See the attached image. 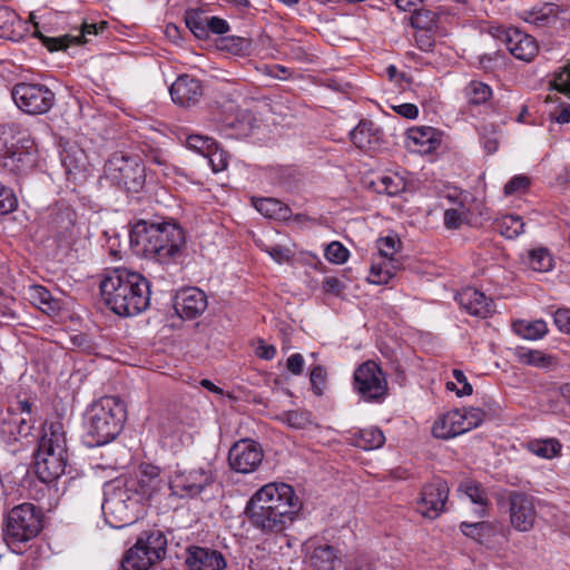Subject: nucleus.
I'll return each instance as SVG.
<instances>
[{
    "label": "nucleus",
    "mask_w": 570,
    "mask_h": 570,
    "mask_svg": "<svg viewBox=\"0 0 570 570\" xmlns=\"http://www.w3.org/2000/svg\"><path fill=\"white\" fill-rule=\"evenodd\" d=\"M130 244L137 253L167 265L183 256L186 236L183 227L173 220H139L130 232Z\"/></svg>",
    "instance_id": "1"
},
{
    "label": "nucleus",
    "mask_w": 570,
    "mask_h": 570,
    "mask_svg": "<svg viewBox=\"0 0 570 570\" xmlns=\"http://www.w3.org/2000/svg\"><path fill=\"white\" fill-rule=\"evenodd\" d=\"M100 294L115 314L135 316L149 306L150 285L141 274L117 268L101 281Z\"/></svg>",
    "instance_id": "2"
},
{
    "label": "nucleus",
    "mask_w": 570,
    "mask_h": 570,
    "mask_svg": "<svg viewBox=\"0 0 570 570\" xmlns=\"http://www.w3.org/2000/svg\"><path fill=\"white\" fill-rule=\"evenodd\" d=\"M125 403L116 396H104L86 411V443L100 446L115 440L126 421Z\"/></svg>",
    "instance_id": "3"
},
{
    "label": "nucleus",
    "mask_w": 570,
    "mask_h": 570,
    "mask_svg": "<svg viewBox=\"0 0 570 570\" xmlns=\"http://www.w3.org/2000/svg\"><path fill=\"white\" fill-rule=\"evenodd\" d=\"M68 463L66 436L60 423H51L45 429L35 455V473L43 483L60 478Z\"/></svg>",
    "instance_id": "4"
},
{
    "label": "nucleus",
    "mask_w": 570,
    "mask_h": 570,
    "mask_svg": "<svg viewBox=\"0 0 570 570\" xmlns=\"http://www.w3.org/2000/svg\"><path fill=\"white\" fill-rule=\"evenodd\" d=\"M135 484L116 480L106 491L101 509L110 525L122 528L138 519L141 495Z\"/></svg>",
    "instance_id": "5"
},
{
    "label": "nucleus",
    "mask_w": 570,
    "mask_h": 570,
    "mask_svg": "<svg viewBox=\"0 0 570 570\" xmlns=\"http://www.w3.org/2000/svg\"><path fill=\"white\" fill-rule=\"evenodd\" d=\"M42 530V512L32 503H21L8 511L3 518L2 535L13 552L38 537Z\"/></svg>",
    "instance_id": "6"
},
{
    "label": "nucleus",
    "mask_w": 570,
    "mask_h": 570,
    "mask_svg": "<svg viewBox=\"0 0 570 570\" xmlns=\"http://www.w3.org/2000/svg\"><path fill=\"white\" fill-rule=\"evenodd\" d=\"M167 540L156 530L140 535L121 560L122 570H148L166 552Z\"/></svg>",
    "instance_id": "7"
},
{
    "label": "nucleus",
    "mask_w": 570,
    "mask_h": 570,
    "mask_svg": "<svg viewBox=\"0 0 570 570\" xmlns=\"http://www.w3.org/2000/svg\"><path fill=\"white\" fill-rule=\"evenodd\" d=\"M107 177L117 186L131 193H138L145 185V166L139 157L115 153L107 161Z\"/></svg>",
    "instance_id": "8"
},
{
    "label": "nucleus",
    "mask_w": 570,
    "mask_h": 570,
    "mask_svg": "<svg viewBox=\"0 0 570 570\" xmlns=\"http://www.w3.org/2000/svg\"><path fill=\"white\" fill-rule=\"evenodd\" d=\"M353 391L365 402H382L389 392L386 374L374 361L360 364L353 374Z\"/></svg>",
    "instance_id": "9"
},
{
    "label": "nucleus",
    "mask_w": 570,
    "mask_h": 570,
    "mask_svg": "<svg viewBox=\"0 0 570 570\" xmlns=\"http://www.w3.org/2000/svg\"><path fill=\"white\" fill-rule=\"evenodd\" d=\"M214 480V472L208 465L190 469L177 466L169 476L168 487L171 495L180 499H193L207 487H210Z\"/></svg>",
    "instance_id": "10"
},
{
    "label": "nucleus",
    "mask_w": 570,
    "mask_h": 570,
    "mask_svg": "<svg viewBox=\"0 0 570 570\" xmlns=\"http://www.w3.org/2000/svg\"><path fill=\"white\" fill-rule=\"evenodd\" d=\"M248 503L264 504L296 517L302 503L292 485L283 482H271L257 490L248 500Z\"/></svg>",
    "instance_id": "11"
},
{
    "label": "nucleus",
    "mask_w": 570,
    "mask_h": 570,
    "mask_svg": "<svg viewBox=\"0 0 570 570\" xmlns=\"http://www.w3.org/2000/svg\"><path fill=\"white\" fill-rule=\"evenodd\" d=\"M12 98L19 109L30 115H42L55 104V94L45 85L18 83L12 89Z\"/></svg>",
    "instance_id": "12"
},
{
    "label": "nucleus",
    "mask_w": 570,
    "mask_h": 570,
    "mask_svg": "<svg viewBox=\"0 0 570 570\" xmlns=\"http://www.w3.org/2000/svg\"><path fill=\"white\" fill-rule=\"evenodd\" d=\"M537 503L539 501L530 494L511 491L508 494L509 519L512 528L519 532H529L533 529L538 517Z\"/></svg>",
    "instance_id": "13"
},
{
    "label": "nucleus",
    "mask_w": 570,
    "mask_h": 570,
    "mask_svg": "<svg viewBox=\"0 0 570 570\" xmlns=\"http://www.w3.org/2000/svg\"><path fill=\"white\" fill-rule=\"evenodd\" d=\"M245 513L250 524L265 533H278L284 531L295 520L294 515L264 504H246Z\"/></svg>",
    "instance_id": "14"
},
{
    "label": "nucleus",
    "mask_w": 570,
    "mask_h": 570,
    "mask_svg": "<svg viewBox=\"0 0 570 570\" xmlns=\"http://www.w3.org/2000/svg\"><path fill=\"white\" fill-rule=\"evenodd\" d=\"M491 33L503 42L510 53L517 59L531 61L538 53L537 40L517 28L497 27L493 28Z\"/></svg>",
    "instance_id": "15"
},
{
    "label": "nucleus",
    "mask_w": 570,
    "mask_h": 570,
    "mask_svg": "<svg viewBox=\"0 0 570 570\" xmlns=\"http://www.w3.org/2000/svg\"><path fill=\"white\" fill-rule=\"evenodd\" d=\"M31 429V404L27 400L18 401L17 409L8 407L0 413V432L9 440L28 436Z\"/></svg>",
    "instance_id": "16"
},
{
    "label": "nucleus",
    "mask_w": 570,
    "mask_h": 570,
    "mask_svg": "<svg viewBox=\"0 0 570 570\" xmlns=\"http://www.w3.org/2000/svg\"><path fill=\"white\" fill-rule=\"evenodd\" d=\"M448 497V483L441 478H434L423 485L416 502L417 511L424 518L434 520L443 512Z\"/></svg>",
    "instance_id": "17"
},
{
    "label": "nucleus",
    "mask_w": 570,
    "mask_h": 570,
    "mask_svg": "<svg viewBox=\"0 0 570 570\" xmlns=\"http://www.w3.org/2000/svg\"><path fill=\"white\" fill-rule=\"evenodd\" d=\"M263 460V451L258 444L242 440L236 442L229 450L228 462L233 470L239 473L255 471Z\"/></svg>",
    "instance_id": "18"
},
{
    "label": "nucleus",
    "mask_w": 570,
    "mask_h": 570,
    "mask_svg": "<svg viewBox=\"0 0 570 570\" xmlns=\"http://www.w3.org/2000/svg\"><path fill=\"white\" fill-rule=\"evenodd\" d=\"M174 307L181 318L194 320L206 311L207 296L197 287L183 288L175 296Z\"/></svg>",
    "instance_id": "19"
},
{
    "label": "nucleus",
    "mask_w": 570,
    "mask_h": 570,
    "mask_svg": "<svg viewBox=\"0 0 570 570\" xmlns=\"http://www.w3.org/2000/svg\"><path fill=\"white\" fill-rule=\"evenodd\" d=\"M189 570H224L226 560L218 550L193 546L187 549L186 560Z\"/></svg>",
    "instance_id": "20"
},
{
    "label": "nucleus",
    "mask_w": 570,
    "mask_h": 570,
    "mask_svg": "<svg viewBox=\"0 0 570 570\" xmlns=\"http://www.w3.org/2000/svg\"><path fill=\"white\" fill-rule=\"evenodd\" d=\"M125 481L136 483L135 488L138 489L141 501L153 499L166 487V482L160 476V469L150 463L141 464L137 476L125 479Z\"/></svg>",
    "instance_id": "21"
},
{
    "label": "nucleus",
    "mask_w": 570,
    "mask_h": 570,
    "mask_svg": "<svg viewBox=\"0 0 570 570\" xmlns=\"http://www.w3.org/2000/svg\"><path fill=\"white\" fill-rule=\"evenodd\" d=\"M169 91L173 101L181 107L195 106L203 96L200 81L189 75L179 76Z\"/></svg>",
    "instance_id": "22"
},
{
    "label": "nucleus",
    "mask_w": 570,
    "mask_h": 570,
    "mask_svg": "<svg viewBox=\"0 0 570 570\" xmlns=\"http://www.w3.org/2000/svg\"><path fill=\"white\" fill-rule=\"evenodd\" d=\"M460 306L472 316L487 318L494 313V303L484 293L466 287L456 295Z\"/></svg>",
    "instance_id": "23"
},
{
    "label": "nucleus",
    "mask_w": 570,
    "mask_h": 570,
    "mask_svg": "<svg viewBox=\"0 0 570 570\" xmlns=\"http://www.w3.org/2000/svg\"><path fill=\"white\" fill-rule=\"evenodd\" d=\"M48 228L58 242H68L75 234L76 213L69 206L53 208L49 216Z\"/></svg>",
    "instance_id": "24"
},
{
    "label": "nucleus",
    "mask_w": 570,
    "mask_h": 570,
    "mask_svg": "<svg viewBox=\"0 0 570 570\" xmlns=\"http://www.w3.org/2000/svg\"><path fill=\"white\" fill-rule=\"evenodd\" d=\"M107 26V22H101L99 26L96 23H87L85 22L81 27L80 35L71 37L69 35L57 37V38H50L46 37L40 32H36V36L41 40L42 45L49 50V51H57L61 49H66L70 46L71 42H88V36H97L100 31L105 30Z\"/></svg>",
    "instance_id": "25"
},
{
    "label": "nucleus",
    "mask_w": 570,
    "mask_h": 570,
    "mask_svg": "<svg viewBox=\"0 0 570 570\" xmlns=\"http://www.w3.org/2000/svg\"><path fill=\"white\" fill-rule=\"evenodd\" d=\"M439 144L438 132L432 127H413L406 131V147L413 153H431Z\"/></svg>",
    "instance_id": "26"
},
{
    "label": "nucleus",
    "mask_w": 570,
    "mask_h": 570,
    "mask_svg": "<svg viewBox=\"0 0 570 570\" xmlns=\"http://www.w3.org/2000/svg\"><path fill=\"white\" fill-rule=\"evenodd\" d=\"M567 11L558 4L547 2L530 10H524L521 17L525 22L535 27H552L559 19H562L561 14Z\"/></svg>",
    "instance_id": "27"
},
{
    "label": "nucleus",
    "mask_w": 570,
    "mask_h": 570,
    "mask_svg": "<svg viewBox=\"0 0 570 570\" xmlns=\"http://www.w3.org/2000/svg\"><path fill=\"white\" fill-rule=\"evenodd\" d=\"M466 432L461 410H453L439 417L433 426L432 434L438 439L448 440Z\"/></svg>",
    "instance_id": "28"
},
{
    "label": "nucleus",
    "mask_w": 570,
    "mask_h": 570,
    "mask_svg": "<svg viewBox=\"0 0 570 570\" xmlns=\"http://www.w3.org/2000/svg\"><path fill=\"white\" fill-rule=\"evenodd\" d=\"M379 131L372 120L362 119L350 132V137L355 147L367 150L379 142Z\"/></svg>",
    "instance_id": "29"
},
{
    "label": "nucleus",
    "mask_w": 570,
    "mask_h": 570,
    "mask_svg": "<svg viewBox=\"0 0 570 570\" xmlns=\"http://www.w3.org/2000/svg\"><path fill=\"white\" fill-rule=\"evenodd\" d=\"M35 163V157L30 151L17 148L9 150L2 159V166L7 170L21 174L31 168Z\"/></svg>",
    "instance_id": "30"
},
{
    "label": "nucleus",
    "mask_w": 570,
    "mask_h": 570,
    "mask_svg": "<svg viewBox=\"0 0 570 570\" xmlns=\"http://www.w3.org/2000/svg\"><path fill=\"white\" fill-rule=\"evenodd\" d=\"M29 298L33 305L47 314L57 313L60 309L59 302L41 285L29 287Z\"/></svg>",
    "instance_id": "31"
},
{
    "label": "nucleus",
    "mask_w": 570,
    "mask_h": 570,
    "mask_svg": "<svg viewBox=\"0 0 570 570\" xmlns=\"http://www.w3.org/2000/svg\"><path fill=\"white\" fill-rule=\"evenodd\" d=\"M524 264H527L532 271L539 273H546L553 268L554 261L546 247L533 248L527 252V256L523 258Z\"/></svg>",
    "instance_id": "32"
},
{
    "label": "nucleus",
    "mask_w": 570,
    "mask_h": 570,
    "mask_svg": "<svg viewBox=\"0 0 570 570\" xmlns=\"http://www.w3.org/2000/svg\"><path fill=\"white\" fill-rule=\"evenodd\" d=\"M255 208L268 218L288 219L292 215L291 208L275 198H262L255 203Z\"/></svg>",
    "instance_id": "33"
},
{
    "label": "nucleus",
    "mask_w": 570,
    "mask_h": 570,
    "mask_svg": "<svg viewBox=\"0 0 570 570\" xmlns=\"http://www.w3.org/2000/svg\"><path fill=\"white\" fill-rule=\"evenodd\" d=\"M384 442L385 436L377 428L363 429L353 435V444L366 451L379 449Z\"/></svg>",
    "instance_id": "34"
},
{
    "label": "nucleus",
    "mask_w": 570,
    "mask_h": 570,
    "mask_svg": "<svg viewBox=\"0 0 570 570\" xmlns=\"http://www.w3.org/2000/svg\"><path fill=\"white\" fill-rule=\"evenodd\" d=\"M515 355L521 363L539 368L547 370L556 364L553 356L538 350L519 347Z\"/></svg>",
    "instance_id": "35"
},
{
    "label": "nucleus",
    "mask_w": 570,
    "mask_h": 570,
    "mask_svg": "<svg viewBox=\"0 0 570 570\" xmlns=\"http://www.w3.org/2000/svg\"><path fill=\"white\" fill-rule=\"evenodd\" d=\"M463 92L470 106L485 105L493 94L489 85L478 80L470 81Z\"/></svg>",
    "instance_id": "36"
},
{
    "label": "nucleus",
    "mask_w": 570,
    "mask_h": 570,
    "mask_svg": "<svg viewBox=\"0 0 570 570\" xmlns=\"http://www.w3.org/2000/svg\"><path fill=\"white\" fill-rule=\"evenodd\" d=\"M460 529L462 533L476 541L482 543L484 540L490 539L495 533V527L487 521L479 522H461Z\"/></svg>",
    "instance_id": "37"
},
{
    "label": "nucleus",
    "mask_w": 570,
    "mask_h": 570,
    "mask_svg": "<svg viewBox=\"0 0 570 570\" xmlns=\"http://www.w3.org/2000/svg\"><path fill=\"white\" fill-rule=\"evenodd\" d=\"M472 503L476 504L479 509L476 513L479 517L485 515V507L489 503L487 491L478 482L466 481L460 484L459 488Z\"/></svg>",
    "instance_id": "38"
},
{
    "label": "nucleus",
    "mask_w": 570,
    "mask_h": 570,
    "mask_svg": "<svg viewBox=\"0 0 570 570\" xmlns=\"http://www.w3.org/2000/svg\"><path fill=\"white\" fill-rule=\"evenodd\" d=\"M515 334L525 340H539L548 333L547 323L542 320L533 322L517 321L513 323Z\"/></svg>",
    "instance_id": "39"
},
{
    "label": "nucleus",
    "mask_w": 570,
    "mask_h": 570,
    "mask_svg": "<svg viewBox=\"0 0 570 570\" xmlns=\"http://www.w3.org/2000/svg\"><path fill=\"white\" fill-rule=\"evenodd\" d=\"M338 550L330 544H322L316 547L311 556L314 566L330 570L334 568L335 562L338 560Z\"/></svg>",
    "instance_id": "40"
},
{
    "label": "nucleus",
    "mask_w": 570,
    "mask_h": 570,
    "mask_svg": "<svg viewBox=\"0 0 570 570\" xmlns=\"http://www.w3.org/2000/svg\"><path fill=\"white\" fill-rule=\"evenodd\" d=\"M495 227L503 237L513 239L523 232L524 223L521 216L505 215L497 219Z\"/></svg>",
    "instance_id": "41"
},
{
    "label": "nucleus",
    "mask_w": 570,
    "mask_h": 570,
    "mask_svg": "<svg viewBox=\"0 0 570 570\" xmlns=\"http://www.w3.org/2000/svg\"><path fill=\"white\" fill-rule=\"evenodd\" d=\"M186 26L193 32V35L200 39H208V17L204 16L202 12L191 10L187 11L185 17Z\"/></svg>",
    "instance_id": "42"
},
{
    "label": "nucleus",
    "mask_w": 570,
    "mask_h": 570,
    "mask_svg": "<svg viewBox=\"0 0 570 570\" xmlns=\"http://www.w3.org/2000/svg\"><path fill=\"white\" fill-rule=\"evenodd\" d=\"M278 419L284 424L295 430H304L313 423L312 413L306 410L285 411Z\"/></svg>",
    "instance_id": "43"
},
{
    "label": "nucleus",
    "mask_w": 570,
    "mask_h": 570,
    "mask_svg": "<svg viewBox=\"0 0 570 570\" xmlns=\"http://www.w3.org/2000/svg\"><path fill=\"white\" fill-rule=\"evenodd\" d=\"M438 16L426 8H417L411 16V26L415 29L432 31L436 28Z\"/></svg>",
    "instance_id": "44"
},
{
    "label": "nucleus",
    "mask_w": 570,
    "mask_h": 570,
    "mask_svg": "<svg viewBox=\"0 0 570 570\" xmlns=\"http://www.w3.org/2000/svg\"><path fill=\"white\" fill-rule=\"evenodd\" d=\"M528 448L537 456L552 459L559 454L561 444L554 439L534 440L529 443Z\"/></svg>",
    "instance_id": "45"
},
{
    "label": "nucleus",
    "mask_w": 570,
    "mask_h": 570,
    "mask_svg": "<svg viewBox=\"0 0 570 570\" xmlns=\"http://www.w3.org/2000/svg\"><path fill=\"white\" fill-rule=\"evenodd\" d=\"M252 41L244 37H224L220 40V48L235 56H247L250 51Z\"/></svg>",
    "instance_id": "46"
},
{
    "label": "nucleus",
    "mask_w": 570,
    "mask_h": 570,
    "mask_svg": "<svg viewBox=\"0 0 570 570\" xmlns=\"http://www.w3.org/2000/svg\"><path fill=\"white\" fill-rule=\"evenodd\" d=\"M396 266L394 263L384 262L383 264H373L371 266L368 281L373 284H387L394 276Z\"/></svg>",
    "instance_id": "47"
},
{
    "label": "nucleus",
    "mask_w": 570,
    "mask_h": 570,
    "mask_svg": "<svg viewBox=\"0 0 570 570\" xmlns=\"http://www.w3.org/2000/svg\"><path fill=\"white\" fill-rule=\"evenodd\" d=\"M405 189V181L399 175H383L379 179V193L395 196Z\"/></svg>",
    "instance_id": "48"
},
{
    "label": "nucleus",
    "mask_w": 570,
    "mask_h": 570,
    "mask_svg": "<svg viewBox=\"0 0 570 570\" xmlns=\"http://www.w3.org/2000/svg\"><path fill=\"white\" fill-rule=\"evenodd\" d=\"M401 247V240L396 236H385L377 239V248L381 257L394 263V256Z\"/></svg>",
    "instance_id": "49"
},
{
    "label": "nucleus",
    "mask_w": 570,
    "mask_h": 570,
    "mask_svg": "<svg viewBox=\"0 0 570 570\" xmlns=\"http://www.w3.org/2000/svg\"><path fill=\"white\" fill-rule=\"evenodd\" d=\"M186 145L189 149L206 157L216 147V142L213 138L202 135H189L186 139Z\"/></svg>",
    "instance_id": "50"
},
{
    "label": "nucleus",
    "mask_w": 570,
    "mask_h": 570,
    "mask_svg": "<svg viewBox=\"0 0 570 570\" xmlns=\"http://www.w3.org/2000/svg\"><path fill=\"white\" fill-rule=\"evenodd\" d=\"M18 22V16L8 7L0 4V38L10 39L13 27Z\"/></svg>",
    "instance_id": "51"
},
{
    "label": "nucleus",
    "mask_w": 570,
    "mask_h": 570,
    "mask_svg": "<svg viewBox=\"0 0 570 570\" xmlns=\"http://www.w3.org/2000/svg\"><path fill=\"white\" fill-rule=\"evenodd\" d=\"M18 199L13 190L0 183V215H7L17 209Z\"/></svg>",
    "instance_id": "52"
},
{
    "label": "nucleus",
    "mask_w": 570,
    "mask_h": 570,
    "mask_svg": "<svg viewBox=\"0 0 570 570\" xmlns=\"http://www.w3.org/2000/svg\"><path fill=\"white\" fill-rule=\"evenodd\" d=\"M350 255L348 249L340 242H332L325 248V257L333 264H343L347 261Z\"/></svg>",
    "instance_id": "53"
},
{
    "label": "nucleus",
    "mask_w": 570,
    "mask_h": 570,
    "mask_svg": "<svg viewBox=\"0 0 570 570\" xmlns=\"http://www.w3.org/2000/svg\"><path fill=\"white\" fill-rule=\"evenodd\" d=\"M462 209L450 208L444 212V225L449 229L459 228L462 223L466 219V212L464 210V206L460 203Z\"/></svg>",
    "instance_id": "54"
},
{
    "label": "nucleus",
    "mask_w": 570,
    "mask_h": 570,
    "mask_svg": "<svg viewBox=\"0 0 570 570\" xmlns=\"http://www.w3.org/2000/svg\"><path fill=\"white\" fill-rule=\"evenodd\" d=\"M466 432L476 429L484 421V412L479 407H469L461 410Z\"/></svg>",
    "instance_id": "55"
},
{
    "label": "nucleus",
    "mask_w": 570,
    "mask_h": 570,
    "mask_svg": "<svg viewBox=\"0 0 570 570\" xmlns=\"http://www.w3.org/2000/svg\"><path fill=\"white\" fill-rule=\"evenodd\" d=\"M530 186V178L525 175L513 176L504 185V194L507 196L524 193Z\"/></svg>",
    "instance_id": "56"
},
{
    "label": "nucleus",
    "mask_w": 570,
    "mask_h": 570,
    "mask_svg": "<svg viewBox=\"0 0 570 570\" xmlns=\"http://www.w3.org/2000/svg\"><path fill=\"white\" fill-rule=\"evenodd\" d=\"M552 83L558 91L570 94V60L554 73Z\"/></svg>",
    "instance_id": "57"
},
{
    "label": "nucleus",
    "mask_w": 570,
    "mask_h": 570,
    "mask_svg": "<svg viewBox=\"0 0 570 570\" xmlns=\"http://www.w3.org/2000/svg\"><path fill=\"white\" fill-rule=\"evenodd\" d=\"M326 370L322 365H316L309 374V382L316 395H322L326 383Z\"/></svg>",
    "instance_id": "58"
},
{
    "label": "nucleus",
    "mask_w": 570,
    "mask_h": 570,
    "mask_svg": "<svg viewBox=\"0 0 570 570\" xmlns=\"http://www.w3.org/2000/svg\"><path fill=\"white\" fill-rule=\"evenodd\" d=\"M553 322L562 333L570 334V309L559 308L553 314Z\"/></svg>",
    "instance_id": "59"
},
{
    "label": "nucleus",
    "mask_w": 570,
    "mask_h": 570,
    "mask_svg": "<svg viewBox=\"0 0 570 570\" xmlns=\"http://www.w3.org/2000/svg\"><path fill=\"white\" fill-rule=\"evenodd\" d=\"M267 253L278 264L288 263L293 258V252L281 245L268 248Z\"/></svg>",
    "instance_id": "60"
},
{
    "label": "nucleus",
    "mask_w": 570,
    "mask_h": 570,
    "mask_svg": "<svg viewBox=\"0 0 570 570\" xmlns=\"http://www.w3.org/2000/svg\"><path fill=\"white\" fill-rule=\"evenodd\" d=\"M208 161L214 173H219L227 167V159L223 151H219L217 146L207 156Z\"/></svg>",
    "instance_id": "61"
},
{
    "label": "nucleus",
    "mask_w": 570,
    "mask_h": 570,
    "mask_svg": "<svg viewBox=\"0 0 570 570\" xmlns=\"http://www.w3.org/2000/svg\"><path fill=\"white\" fill-rule=\"evenodd\" d=\"M208 35L215 33V35H225L229 31L230 27L228 22L219 17H208Z\"/></svg>",
    "instance_id": "62"
},
{
    "label": "nucleus",
    "mask_w": 570,
    "mask_h": 570,
    "mask_svg": "<svg viewBox=\"0 0 570 570\" xmlns=\"http://www.w3.org/2000/svg\"><path fill=\"white\" fill-rule=\"evenodd\" d=\"M452 374H453V377L455 379V381L462 385V387L460 390H456V395L458 396L471 395L473 393V389H472V385L468 382V379H466L465 374L463 373V371L455 368V370H453Z\"/></svg>",
    "instance_id": "63"
},
{
    "label": "nucleus",
    "mask_w": 570,
    "mask_h": 570,
    "mask_svg": "<svg viewBox=\"0 0 570 570\" xmlns=\"http://www.w3.org/2000/svg\"><path fill=\"white\" fill-rule=\"evenodd\" d=\"M286 368L293 375H301L304 368V357L301 353L292 354L286 361Z\"/></svg>",
    "instance_id": "64"
}]
</instances>
